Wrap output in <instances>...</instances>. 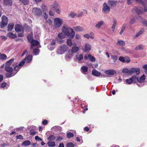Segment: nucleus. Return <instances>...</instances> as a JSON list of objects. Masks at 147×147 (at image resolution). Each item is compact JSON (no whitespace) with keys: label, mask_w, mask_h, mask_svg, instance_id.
I'll list each match as a JSON object with an SVG mask.
<instances>
[{"label":"nucleus","mask_w":147,"mask_h":147,"mask_svg":"<svg viewBox=\"0 0 147 147\" xmlns=\"http://www.w3.org/2000/svg\"><path fill=\"white\" fill-rule=\"evenodd\" d=\"M81 69L83 73H84L87 72L88 69V67L85 66H82Z\"/></svg>","instance_id":"34"},{"label":"nucleus","mask_w":147,"mask_h":147,"mask_svg":"<svg viewBox=\"0 0 147 147\" xmlns=\"http://www.w3.org/2000/svg\"><path fill=\"white\" fill-rule=\"evenodd\" d=\"M145 76L144 75H143L139 79H138V82L139 83H143L145 80Z\"/></svg>","instance_id":"25"},{"label":"nucleus","mask_w":147,"mask_h":147,"mask_svg":"<svg viewBox=\"0 0 147 147\" xmlns=\"http://www.w3.org/2000/svg\"><path fill=\"white\" fill-rule=\"evenodd\" d=\"M84 58L86 60H87L88 59L92 62L95 61L96 60L95 58L90 54L86 55L84 56Z\"/></svg>","instance_id":"12"},{"label":"nucleus","mask_w":147,"mask_h":147,"mask_svg":"<svg viewBox=\"0 0 147 147\" xmlns=\"http://www.w3.org/2000/svg\"><path fill=\"white\" fill-rule=\"evenodd\" d=\"M65 37V36L63 33H59L57 37V40L59 43L61 44L63 42L64 40L63 39Z\"/></svg>","instance_id":"7"},{"label":"nucleus","mask_w":147,"mask_h":147,"mask_svg":"<svg viewBox=\"0 0 147 147\" xmlns=\"http://www.w3.org/2000/svg\"><path fill=\"white\" fill-rule=\"evenodd\" d=\"M133 0H127V3L128 5H131L133 2Z\"/></svg>","instance_id":"59"},{"label":"nucleus","mask_w":147,"mask_h":147,"mask_svg":"<svg viewBox=\"0 0 147 147\" xmlns=\"http://www.w3.org/2000/svg\"><path fill=\"white\" fill-rule=\"evenodd\" d=\"M32 12L34 15L37 16H39L42 14L41 9L40 8L36 7H34L33 9Z\"/></svg>","instance_id":"9"},{"label":"nucleus","mask_w":147,"mask_h":147,"mask_svg":"<svg viewBox=\"0 0 147 147\" xmlns=\"http://www.w3.org/2000/svg\"><path fill=\"white\" fill-rule=\"evenodd\" d=\"M117 21L116 19H114L113 20V22L112 26L111 27V28L112 29V30L113 32L114 31L115 29V26L117 25Z\"/></svg>","instance_id":"30"},{"label":"nucleus","mask_w":147,"mask_h":147,"mask_svg":"<svg viewBox=\"0 0 147 147\" xmlns=\"http://www.w3.org/2000/svg\"><path fill=\"white\" fill-rule=\"evenodd\" d=\"M125 62L128 63H129L130 61V59L129 57H125Z\"/></svg>","instance_id":"48"},{"label":"nucleus","mask_w":147,"mask_h":147,"mask_svg":"<svg viewBox=\"0 0 147 147\" xmlns=\"http://www.w3.org/2000/svg\"><path fill=\"white\" fill-rule=\"evenodd\" d=\"M63 23V20L62 19L59 18L55 19L54 21L55 26L56 28H58Z\"/></svg>","instance_id":"6"},{"label":"nucleus","mask_w":147,"mask_h":147,"mask_svg":"<svg viewBox=\"0 0 147 147\" xmlns=\"http://www.w3.org/2000/svg\"><path fill=\"white\" fill-rule=\"evenodd\" d=\"M5 71L9 73H13V69L12 67L10 66H5Z\"/></svg>","instance_id":"24"},{"label":"nucleus","mask_w":147,"mask_h":147,"mask_svg":"<svg viewBox=\"0 0 147 147\" xmlns=\"http://www.w3.org/2000/svg\"><path fill=\"white\" fill-rule=\"evenodd\" d=\"M83 12H81L80 13L78 14H77L76 16L78 17H79L82 16L83 14Z\"/></svg>","instance_id":"62"},{"label":"nucleus","mask_w":147,"mask_h":147,"mask_svg":"<svg viewBox=\"0 0 147 147\" xmlns=\"http://www.w3.org/2000/svg\"><path fill=\"white\" fill-rule=\"evenodd\" d=\"M7 58V56L5 54H2L0 56V59L1 60H5Z\"/></svg>","instance_id":"42"},{"label":"nucleus","mask_w":147,"mask_h":147,"mask_svg":"<svg viewBox=\"0 0 147 147\" xmlns=\"http://www.w3.org/2000/svg\"><path fill=\"white\" fill-rule=\"evenodd\" d=\"M142 45H140L136 47L135 48V49L136 50H138L141 49H142Z\"/></svg>","instance_id":"54"},{"label":"nucleus","mask_w":147,"mask_h":147,"mask_svg":"<svg viewBox=\"0 0 147 147\" xmlns=\"http://www.w3.org/2000/svg\"><path fill=\"white\" fill-rule=\"evenodd\" d=\"M13 73H7L6 74V77L7 78H9L12 76H13L14 75H13Z\"/></svg>","instance_id":"51"},{"label":"nucleus","mask_w":147,"mask_h":147,"mask_svg":"<svg viewBox=\"0 0 147 147\" xmlns=\"http://www.w3.org/2000/svg\"><path fill=\"white\" fill-rule=\"evenodd\" d=\"M31 43L32 44V45L31 46V49L33 48V47L34 46H37L39 44V42L38 40L32 39L31 42Z\"/></svg>","instance_id":"16"},{"label":"nucleus","mask_w":147,"mask_h":147,"mask_svg":"<svg viewBox=\"0 0 147 147\" xmlns=\"http://www.w3.org/2000/svg\"><path fill=\"white\" fill-rule=\"evenodd\" d=\"M131 78L132 80V82L137 83V82H138V78L136 76H133Z\"/></svg>","instance_id":"33"},{"label":"nucleus","mask_w":147,"mask_h":147,"mask_svg":"<svg viewBox=\"0 0 147 147\" xmlns=\"http://www.w3.org/2000/svg\"><path fill=\"white\" fill-rule=\"evenodd\" d=\"M24 64V61H22L18 65H16L14 68L13 71V75H16Z\"/></svg>","instance_id":"5"},{"label":"nucleus","mask_w":147,"mask_h":147,"mask_svg":"<svg viewBox=\"0 0 147 147\" xmlns=\"http://www.w3.org/2000/svg\"><path fill=\"white\" fill-rule=\"evenodd\" d=\"M92 72L93 75L96 76H100L101 74L100 73L95 69L93 70Z\"/></svg>","instance_id":"27"},{"label":"nucleus","mask_w":147,"mask_h":147,"mask_svg":"<svg viewBox=\"0 0 147 147\" xmlns=\"http://www.w3.org/2000/svg\"><path fill=\"white\" fill-rule=\"evenodd\" d=\"M119 45L121 46H124L125 45V42L124 41L122 40H119L117 42Z\"/></svg>","instance_id":"41"},{"label":"nucleus","mask_w":147,"mask_h":147,"mask_svg":"<svg viewBox=\"0 0 147 147\" xmlns=\"http://www.w3.org/2000/svg\"><path fill=\"white\" fill-rule=\"evenodd\" d=\"M117 3V1L109 0L107 2V3L111 7L115 6Z\"/></svg>","instance_id":"14"},{"label":"nucleus","mask_w":147,"mask_h":147,"mask_svg":"<svg viewBox=\"0 0 147 147\" xmlns=\"http://www.w3.org/2000/svg\"><path fill=\"white\" fill-rule=\"evenodd\" d=\"M125 81L126 82L127 84H131L132 83V80L131 79V78H130L128 79H127L125 80Z\"/></svg>","instance_id":"47"},{"label":"nucleus","mask_w":147,"mask_h":147,"mask_svg":"<svg viewBox=\"0 0 147 147\" xmlns=\"http://www.w3.org/2000/svg\"><path fill=\"white\" fill-rule=\"evenodd\" d=\"M3 3L5 5H11L12 1L11 0H3Z\"/></svg>","instance_id":"21"},{"label":"nucleus","mask_w":147,"mask_h":147,"mask_svg":"<svg viewBox=\"0 0 147 147\" xmlns=\"http://www.w3.org/2000/svg\"><path fill=\"white\" fill-rule=\"evenodd\" d=\"M54 12L52 9H50L49 11V15L51 16H53L54 15Z\"/></svg>","instance_id":"55"},{"label":"nucleus","mask_w":147,"mask_h":147,"mask_svg":"<svg viewBox=\"0 0 147 147\" xmlns=\"http://www.w3.org/2000/svg\"><path fill=\"white\" fill-rule=\"evenodd\" d=\"M76 58V61L78 63H81L84 62L83 56L81 53H77Z\"/></svg>","instance_id":"8"},{"label":"nucleus","mask_w":147,"mask_h":147,"mask_svg":"<svg viewBox=\"0 0 147 147\" xmlns=\"http://www.w3.org/2000/svg\"><path fill=\"white\" fill-rule=\"evenodd\" d=\"M136 12L138 14H141L143 13V11L141 9H135Z\"/></svg>","instance_id":"50"},{"label":"nucleus","mask_w":147,"mask_h":147,"mask_svg":"<svg viewBox=\"0 0 147 147\" xmlns=\"http://www.w3.org/2000/svg\"><path fill=\"white\" fill-rule=\"evenodd\" d=\"M67 44L69 47H70L72 46V42L71 39H69L67 40Z\"/></svg>","instance_id":"46"},{"label":"nucleus","mask_w":147,"mask_h":147,"mask_svg":"<svg viewBox=\"0 0 147 147\" xmlns=\"http://www.w3.org/2000/svg\"><path fill=\"white\" fill-rule=\"evenodd\" d=\"M144 31V29L140 30L134 36L133 38L135 39L138 37L140 35L142 34Z\"/></svg>","instance_id":"17"},{"label":"nucleus","mask_w":147,"mask_h":147,"mask_svg":"<svg viewBox=\"0 0 147 147\" xmlns=\"http://www.w3.org/2000/svg\"><path fill=\"white\" fill-rule=\"evenodd\" d=\"M130 74L136 73L138 75L140 74V69L138 68H132L130 69Z\"/></svg>","instance_id":"11"},{"label":"nucleus","mask_w":147,"mask_h":147,"mask_svg":"<svg viewBox=\"0 0 147 147\" xmlns=\"http://www.w3.org/2000/svg\"><path fill=\"white\" fill-rule=\"evenodd\" d=\"M48 47L49 50L51 51L53 50L55 48L54 46H51L50 45H49L48 46Z\"/></svg>","instance_id":"53"},{"label":"nucleus","mask_w":147,"mask_h":147,"mask_svg":"<svg viewBox=\"0 0 147 147\" xmlns=\"http://www.w3.org/2000/svg\"><path fill=\"white\" fill-rule=\"evenodd\" d=\"M74 136V134L71 132H69L67 134V137L69 139H70L71 138L73 137Z\"/></svg>","instance_id":"45"},{"label":"nucleus","mask_w":147,"mask_h":147,"mask_svg":"<svg viewBox=\"0 0 147 147\" xmlns=\"http://www.w3.org/2000/svg\"><path fill=\"white\" fill-rule=\"evenodd\" d=\"M20 2L25 5H28L29 3V0H19Z\"/></svg>","instance_id":"38"},{"label":"nucleus","mask_w":147,"mask_h":147,"mask_svg":"<svg viewBox=\"0 0 147 147\" xmlns=\"http://www.w3.org/2000/svg\"><path fill=\"white\" fill-rule=\"evenodd\" d=\"M56 44L55 40H53L51 43V44L50 45H51V46H54Z\"/></svg>","instance_id":"58"},{"label":"nucleus","mask_w":147,"mask_h":147,"mask_svg":"<svg viewBox=\"0 0 147 147\" xmlns=\"http://www.w3.org/2000/svg\"><path fill=\"white\" fill-rule=\"evenodd\" d=\"M135 20L134 18H132L131 19L130 21V24H132L135 22Z\"/></svg>","instance_id":"60"},{"label":"nucleus","mask_w":147,"mask_h":147,"mask_svg":"<svg viewBox=\"0 0 147 147\" xmlns=\"http://www.w3.org/2000/svg\"><path fill=\"white\" fill-rule=\"evenodd\" d=\"M36 133V132L35 131H30V134L32 135H34Z\"/></svg>","instance_id":"61"},{"label":"nucleus","mask_w":147,"mask_h":147,"mask_svg":"<svg viewBox=\"0 0 147 147\" xmlns=\"http://www.w3.org/2000/svg\"><path fill=\"white\" fill-rule=\"evenodd\" d=\"M2 21L1 24V28H3L6 26L8 22V19L7 17L5 16H3L1 17Z\"/></svg>","instance_id":"3"},{"label":"nucleus","mask_w":147,"mask_h":147,"mask_svg":"<svg viewBox=\"0 0 147 147\" xmlns=\"http://www.w3.org/2000/svg\"><path fill=\"white\" fill-rule=\"evenodd\" d=\"M55 137L53 135H51L47 138V140L49 141H53L55 139Z\"/></svg>","instance_id":"40"},{"label":"nucleus","mask_w":147,"mask_h":147,"mask_svg":"<svg viewBox=\"0 0 147 147\" xmlns=\"http://www.w3.org/2000/svg\"><path fill=\"white\" fill-rule=\"evenodd\" d=\"M14 27V24H10L8 25L7 26V29L9 31H11L13 28Z\"/></svg>","instance_id":"31"},{"label":"nucleus","mask_w":147,"mask_h":147,"mask_svg":"<svg viewBox=\"0 0 147 147\" xmlns=\"http://www.w3.org/2000/svg\"><path fill=\"white\" fill-rule=\"evenodd\" d=\"M47 144L49 147H54L55 145V144L54 142H49Z\"/></svg>","instance_id":"37"},{"label":"nucleus","mask_w":147,"mask_h":147,"mask_svg":"<svg viewBox=\"0 0 147 147\" xmlns=\"http://www.w3.org/2000/svg\"><path fill=\"white\" fill-rule=\"evenodd\" d=\"M135 0L137 2H138L140 3H141L143 6H144V3L143 2V1H142V0Z\"/></svg>","instance_id":"57"},{"label":"nucleus","mask_w":147,"mask_h":147,"mask_svg":"<svg viewBox=\"0 0 147 147\" xmlns=\"http://www.w3.org/2000/svg\"><path fill=\"white\" fill-rule=\"evenodd\" d=\"M111 57L114 62H115L118 58L117 56L115 55H112Z\"/></svg>","instance_id":"44"},{"label":"nucleus","mask_w":147,"mask_h":147,"mask_svg":"<svg viewBox=\"0 0 147 147\" xmlns=\"http://www.w3.org/2000/svg\"><path fill=\"white\" fill-rule=\"evenodd\" d=\"M84 48V52H86L87 51H89L91 49V46L88 43H85Z\"/></svg>","instance_id":"19"},{"label":"nucleus","mask_w":147,"mask_h":147,"mask_svg":"<svg viewBox=\"0 0 147 147\" xmlns=\"http://www.w3.org/2000/svg\"><path fill=\"white\" fill-rule=\"evenodd\" d=\"M126 25V24H124L122 26V27H121V30L120 32H119V34L120 35L122 34L123 33V32H124V30H125Z\"/></svg>","instance_id":"35"},{"label":"nucleus","mask_w":147,"mask_h":147,"mask_svg":"<svg viewBox=\"0 0 147 147\" xmlns=\"http://www.w3.org/2000/svg\"><path fill=\"white\" fill-rule=\"evenodd\" d=\"M104 23V22L102 21H101L98 22L95 26V27L98 28H100L101 25H102Z\"/></svg>","instance_id":"32"},{"label":"nucleus","mask_w":147,"mask_h":147,"mask_svg":"<svg viewBox=\"0 0 147 147\" xmlns=\"http://www.w3.org/2000/svg\"><path fill=\"white\" fill-rule=\"evenodd\" d=\"M74 56L73 53L71 51H69L68 53L66 55L65 58L66 60L70 59Z\"/></svg>","instance_id":"15"},{"label":"nucleus","mask_w":147,"mask_h":147,"mask_svg":"<svg viewBox=\"0 0 147 147\" xmlns=\"http://www.w3.org/2000/svg\"><path fill=\"white\" fill-rule=\"evenodd\" d=\"M79 48L77 46H74L71 49V51L73 53H76L79 51Z\"/></svg>","instance_id":"23"},{"label":"nucleus","mask_w":147,"mask_h":147,"mask_svg":"<svg viewBox=\"0 0 147 147\" xmlns=\"http://www.w3.org/2000/svg\"><path fill=\"white\" fill-rule=\"evenodd\" d=\"M46 21L50 25L52 23L51 20L50 19L47 20Z\"/></svg>","instance_id":"64"},{"label":"nucleus","mask_w":147,"mask_h":147,"mask_svg":"<svg viewBox=\"0 0 147 147\" xmlns=\"http://www.w3.org/2000/svg\"><path fill=\"white\" fill-rule=\"evenodd\" d=\"M119 59L123 63H125V57H123L122 56H121L119 57Z\"/></svg>","instance_id":"52"},{"label":"nucleus","mask_w":147,"mask_h":147,"mask_svg":"<svg viewBox=\"0 0 147 147\" xmlns=\"http://www.w3.org/2000/svg\"><path fill=\"white\" fill-rule=\"evenodd\" d=\"M62 139V138L61 137H58L56 139L57 141H60Z\"/></svg>","instance_id":"63"},{"label":"nucleus","mask_w":147,"mask_h":147,"mask_svg":"<svg viewBox=\"0 0 147 147\" xmlns=\"http://www.w3.org/2000/svg\"><path fill=\"white\" fill-rule=\"evenodd\" d=\"M14 60V59L12 58L7 61L5 63V66H10L11 63L13 62Z\"/></svg>","instance_id":"26"},{"label":"nucleus","mask_w":147,"mask_h":147,"mask_svg":"<svg viewBox=\"0 0 147 147\" xmlns=\"http://www.w3.org/2000/svg\"><path fill=\"white\" fill-rule=\"evenodd\" d=\"M69 49V48L66 45H60L57 50L58 54L62 55L64 54L65 52L67 51Z\"/></svg>","instance_id":"2"},{"label":"nucleus","mask_w":147,"mask_h":147,"mask_svg":"<svg viewBox=\"0 0 147 147\" xmlns=\"http://www.w3.org/2000/svg\"><path fill=\"white\" fill-rule=\"evenodd\" d=\"M110 11V8L107 4L105 2L104 3L102 9V11L104 13H108Z\"/></svg>","instance_id":"4"},{"label":"nucleus","mask_w":147,"mask_h":147,"mask_svg":"<svg viewBox=\"0 0 147 147\" xmlns=\"http://www.w3.org/2000/svg\"><path fill=\"white\" fill-rule=\"evenodd\" d=\"M33 54L34 55L38 54L39 53V49L38 48H36L34 49L33 51Z\"/></svg>","instance_id":"39"},{"label":"nucleus","mask_w":147,"mask_h":147,"mask_svg":"<svg viewBox=\"0 0 147 147\" xmlns=\"http://www.w3.org/2000/svg\"><path fill=\"white\" fill-rule=\"evenodd\" d=\"M105 73L108 75H112L116 74V71L114 70H107L105 71Z\"/></svg>","instance_id":"18"},{"label":"nucleus","mask_w":147,"mask_h":147,"mask_svg":"<svg viewBox=\"0 0 147 147\" xmlns=\"http://www.w3.org/2000/svg\"><path fill=\"white\" fill-rule=\"evenodd\" d=\"M77 14L76 13H75L74 12H72L70 13L69 14V16L71 18H74L75 16H76Z\"/></svg>","instance_id":"43"},{"label":"nucleus","mask_w":147,"mask_h":147,"mask_svg":"<svg viewBox=\"0 0 147 147\" xmlns=\"http://www.w3.org/2000/svg\"><path fill=\"white\" fill-rule=\"evenodd\" d=\"M74 145L71 142L68 143L67 144V147H74Z\"/></svg>","instance_id":"49"},{"label":"nucleus","mask_w":147,"mask_h":147,"mask_svg":"<svg viewBox=\"0 0 147 147\" xmlns=\"http://www.w3.org/2000/svg\"><path fill=\"white\" fill-rule=\"evenodd\" d=\"M32 55H28L26 57L24 60H23L22 61H24V63L25 62L27 63H30L32 61Z\"/></svg>","instance_id":"13"},{"label":"nucleus","mask_w":147,"mask_h":147,"mask_svg":"<svg viewBox=\"0 0 147 147\" xmlns=\"http://www.w3.org/2000/svg\"><path fill=\"white\" fill-rule=\"evenodd\" d=\"M7 36L11 38H17V36L14 34H13L11 32L8 33L7 35Z\"/></svg>","instance_id":"20"},{"label":"nucleus","mask_w":147,"mask_h":147,"mask_svg":"<svg viewBox=\"0 0 147 147\" xmlns=\"http://www.w3.org/2000/svg\"><path fill=\"white\" fill-rule=\"evenodd\" d=\"M15 30L16 32H22L24 33V28L20 24H16L15 26Z\"/></svg>","instance_id":"10"},{"label":"nucleus","mask_w":147,"mask_h":147,"mask_svg":"<svg viewBox=\"0 0 147 147\" xmlns=\"http://www.w3.org/2000/svg\"><path fill=\"white\" fill-rule=\"evenodd\" d=\"M35 139L36 140L38 141L39 142L41 141H42V139L39 138V137L38 136H36L35 137Z\"/></svg>","instance_id":"56"},{"label":"nucleus","mask_w":147,"mask_h":147,"mask_svg":"<svg viewBox=\"0 0 147 147\" xmlns=\"http://www.w3.org/2000/svg\"><path fill=\"white\" fill-rule=\"evenodd\" d=\"M51 9H54L55 10L59 8V6L57 3L55 2L54 3L53 5H51Z\"/></svg>","instance_id":"29"},{"label":"nucleus","mask_w":147,"mask_h":147,"mask_svg":"<svg viewBox=\"0 0 147 147\" xmlns=\"http://www.w3.org/2000/svg\"><path fill=\"white\" fill-rule=\"evenodd\" d=\"M30 144V142L29 140H28L25 141L23 142L22 144V145L25 146L29 145Z\"/></svg>","instance_id":"28"},{"label":"nucleus","mask_w":147,"mask_h":147,"mask_svg":"<svg viewBox=\"0 0 147 147\" xmlns=\"http://www.w3.org/2000/svg\"><path fill=\"white\" fill-rule=\"evenodd\" d=\"M62 30L64 33L69 38H72L75 36V32L72 28H68L66 26H63Z\"/></svg>","instance_id":"1"},{"label":"nucleus","mask_w":147,"mask_h":147,"mask_svg":"<svg viewBox=\"0 0 147 147\" xmlns=\"http://www.w3.org/2000/svg\"><path fill=\"white\" fill-rule=\"evenodd\" d=\"M74 29L77 32H81L83 30V28L79 26H77L73 27Z\"/></svg>","instance_id":"22"},{"label":"nucleus","mask_w":147,"mask_h":147,"mask_svg":"<svg viewBox=\"0 0 147 147\" xmlns=\"http://www.w3.org/2000/svg\"><path fill=\"white\" fill-rule=\"evenodd\" d=\"M122 72L124 73L130 74V69H128L127 68L123 69L122 70Z\"/></svg>","instance_id":"36"}]
</instances>
